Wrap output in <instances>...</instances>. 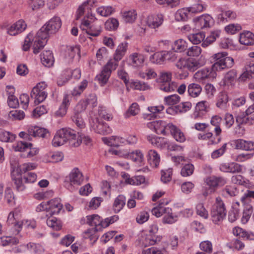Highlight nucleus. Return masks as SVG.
<instances>
[{"label":"nucleus","instance_id":"9d476101","mask_svg":"<svg viewBox=\"0 0 254 254\" xmlns=\"http://www.w3.org/2000/svg\"><path fill=\"white\" fill-rule=\"evenodd\" d=\"M172 73L170 71H161L160 73V89L166 92L175 91L177 88V84L171 81Z\"/></svg>","mask_w":254,"mask_h":254},{"label":"nucleus","instance_id":"864d4df0","mask_svg":"<svg viewBox=\"0 0 254 254\" xmlns=\"http://www.w3.org/2000/svg\"><path fill=\"white\" fill-rule=\"evenodd\" d=\"M163 51L156 52L150 57V61L154 64H162L164 63Z\"/></svg>","mask_w":254,"mask_h":254},{"label":"nucleus","instance_id":"6ab92c4d","mask_svg":"<svg viewBox=\"0 0 254 254\" xmlns=\"http://www.w3.org/2000/svg\"><path fill=\"white\" fill-rule=\"evenodd\" d=\"M209 103L206 101L198 102L195 107V111L192 115V118L196 120L201 118L207 111Z\"/></svg>","mask_w":254,"mask_h":254},{"label":"nucleus","instance_id":"b1692460","mask_svg":"<svg viewBox=\"0 0 254 254\" xmlns=\"http://www.w3.org/2000/svg\"><path fill=\"white\" fill-rule=\"evenodd\" d=\"M97 1L96 0H87L80 5L76 12L77 20L79 19L84 12L85 8L91 10L92 8L96 6Z\"/></svg>","mask_w":254,"mask_h":254},{"label":"nucleus","instance_id":"de8ad7c7","mask_svg":"<svg viewBox=\"0 0 254 254\" xmlns=\"http://www.w3.org/2000/svg\"><path fill=\"white\" fill-rule=\"evenodd\" d=\"M164 107L162 106L158 107H149L148 110L150 113L144 114V118L147 120H151L152 118H155L156 117V114L162 111Z\"/></svg>","mask_w":254,"mask_h":254},{"label":"nucleus","instance_id":"2eb2a0df","mask_svg":"<svg viewBox=\"0 0 254 254\" xmlns=\"http://www.w3.org/2000/svg\"><path fill=\"white\" fill-rule=\"evenodd\" d=\"M216 72L212 67L204 68L197 71L194 75V77L197 80H204L205 79L211 80L216 78Z\"/></svg>","mask_w":254,"mask_h":254},{"label":"nucleus","instance_id":"4468645a","mask_svg":"<svg viewBox=\"0 0 254 254\" xmlns=\"http://www.w3.org/2000/svg\"><path fill=\"white\" fill-rule=\"evenodd\" d=\"M80 27L88 35L94 37L99 36L101 32L102 29L100 25L95 23L91 24L88 19L84 20L82 22Z\"/></svg>","mask_w":254,"mask_h":254},{"label":"nucleus","instance_id":"393cba45","mask_svg":"<svg viewBox=\"0 0 254 254\" xmlns=\"http://www.w3.org/2000/svg\"><path fill=\"white\" fill-rule=\"evenodd\" d=\"M206 5L202 0H191V5L188 7L190 12L197 13L206 9Z\"/></svg>","mask_w":254,"mask_h":254},{"label":"nucleus","instance_id":"39448f33","mask_svg":"<svg viewBox=\"0 0 254 254\" xmlns=\"http://www.w3.org/2000/svg\"><path fill=\"white\" fill-rule=\"evenodd\" d=\"M76 137V132L74 130L70 128H63L57 132L52 140V144L55 147H58L68 141L70 146L76 147L81 143V139Z\"/></svg>","mask_w":254,"mask_h":254},{"label":"nucleus","instance_id":"4d7b16f0","mask_svg":"<svg viewBox=\"0 0 254 254\" xmlns=\"http://www.w3.org/2000/svg\"><path fill=\"white\" fill-rule=\"evenodd\" d=\"M17 238L10 237H2L0 238V245L2 246L14 245L18 243Z\"/></svg>","mask_w":254,"mask_h":254},{"label":"nucleus","instance_id":"f704fd0d","mask_svg":"<svg viewBox=\"0 0 254 254\" xmlns=\"http://www.w3.org/2000/svg\"><path fill=\"white\" fill-rule=\"evenodd\" d=\"M128 174H125L124 178L126 182L131 185H140L145 182V178L143 176H136L132 178L128 177Z\"/></svg>","mask_w":254,"mask_h":254},{"label":"nucleus","instance_id":"3c124183","mask_svg":"<svg viewBox=\"0 0 254 254\" xmlns=\"http://www.w3.org/2000/svg\"><path fill=\"white\" fill-rule=\"evenodd\" d=\"M244 204L245 205V206L242 218V221L243 223H246L249 220L251 215L253 212V206L251 204H246L245 203Z\"/></svg>","mask_w":254,"mask_h":254},{"label":"nucleus","instance_id":"603ef678","mask_svg":"<svg viewBox=\"0 0 254 254\" xmlns=\"http://www.w3.org/2000/svg\"><path fill=\"white\" fill-rule=\"evenodd\" d=\"M128 157L134 162L137 163H142L144 160L143 153L138 150L133 151L128 154Z\"/></svg>","mask_w":254,"mask_h":254},{"label":"nucleus","instance_id":"a878e982","mask_svg":"<svg viewBox=\"0 0 254 254\" xmlns=\"http://www.w3.org/2000/svg\"><path fill=\"white\" fill-rule=\"evenodd\" d=\"M163 16L161 14L151 15L148 17L147 24L149 27L156 28L159 27L163 22Z\"/></svg>","mask_w":254,"mask_h":254},{"label":"nucleus","instance_id":"5fc2aeb1","mask_svg":"<svg viewBox=\"0 0 254 254\" xmlns=\"http://www.w3.org/2000/svg\"><path fill=\"white\" fill-rule=\"evenodd\" d=\"M131 64L134 66H140L144 62L143 56L138 53H134L129 57Z\"/></svg>","mask_w":254,"mask_h":254},{"label":"nucleus","instance_id":"f3484780","mask_svg":"<svg viewBox=\"0 0 254 254\" xmlns=\"http://www.w3.org/2000/svg\"><path fill=\"white\" fill-rule=\"evenodd\" d=\"M27 25L23 20H19L7 28V33L11 36H15L25 30Z\"/></svg>","mask_w":254,"mask_h":254},{"label":"nucleus","instance_id":"dca6fc26","mask_svg":"<svg viewBox=\"0 0 254 254\" xmlns=\"http://www.w3.org/2000/svg\"><path fill=\"white\" fill-rule=\"evenodd\" d=\"M195 28L198 29L210 27L213 23L212 17L209 14L202 15L194 20Z\"/></svg>","mask_w":254,"mask_h":254},{"label":"nucleus","instance_id":"aec40b11","mask_svg":"<svg viewBox=\"0 0 254 254\" xmlns=\"http://www.w3.org/2000/svg\"><path fill=\"white\" fill-rule=\"evenodd\" d=\"M220 170L226 173H239L242 171V166L236 162L225 163L220 165Z\"/></svg>","mask_w":254,"mask_h":254},{"label":"nucleus","instance_id":"f257e3e1","mask_svg":"<svg viewBox=\"0 0 254 254\" xmlns=\"http://www.w3.org/2000/svg\"><path fill=\"white\" fill-rule=\"evenodd\" d=\"M62 21L58 16H54L37 32L33 41V53L38 54L47 44L49 35L57 32L61 28Z\"/></svg>","mask_w":254,"mask_h":254},{"label":"nucleus","instance_id":"c9c22d12","mask_svg":"<svg viewBox=\"0 0 254 254\" xmlns=\"http://www.w3.org/2000/svg\"><path fill=\"white\" fill-rule=\"evenodd\" d=\"M220 32L218 30L211 31L209 36L202 43L201 46L206 48L211 45L219 37Z\"/></svg>","mask_w":254,"mask_h":254},{"label":"nucleus","instance_id":"49530a36","mask_svg":"<svg viewBox=\"0 0 254 254\" xmlns=\"http://www.w3.org/2000/svg\"><path fill=\"white\" fill-rule=\"evenodd\" d=\"M190 42L195 45L198 44L204 40L205 35L203 33L198 32L194 34H191L188 36Z\"/></svg>","mask_w":254,"mask_h":254},{"label":"nucleus","instance_id":"cd10ccee","mask_svg":"<svg viewBox=\"0 0 254 254\" xmlns=\"http://www.w3.org/2000/svg\"><path fill=\"white\" fill-rule=\"evenodd\" d=\"M239 42L245 45L254 44V34L249 31H246L240 34Z\"/></svg>","mask_w":254,"mask_h":254},{"label":"nucleus","instance_id":"a18cd8bd","mask_svg":"<svg viewBox=\"0 0 254 254\" xmlns=\"http://www.w3.org/2000/svg\"><path fill=\"white\" fill-rule=\"evenodd\" d=\"M222 13L218 15V18L220 21L224 22L225 20H233L236 19L237 14L236 12L230 10L224 11L222 10Z\"/></svg>","mask_w":254,"mask_h":254},{"label":"nucleus","instance_id":"6e6552de","mask_svg":"<svg viewBox=\"0 0 254 254\" xmlns=\"http://www.w3.org/2000/svg\"><path fill=\"white\" fill-rule=\"evenodd\" d=\"M226 213L224 203L220 198H216V202L212 206L210 212L212 222L215 224H220L225 218Z\"/></svg>","mask_w":254,"mask_h":254},{"label":"nucleus","instance_id":"09e8293b","mask_svg":"<svg viewBox=\"0 0 254 254\" xmlns=\"http://www.w3.org/2000/svg\"><path fill=\"white\" fill-rule=\"evenodd\" d=\"M137 13L134 9L125 11L123 14L124 20L126 23H132L136 18Z\"/></svg>","mask_w":254,"mask_h":254},{"label":"nucleus","instance_id":"4c0bfd02","mask_svg":"<svg viewBox=\"0 0 254 254\" xmlns=\"http://www.w3.org/2000/svg\"><path fill=\"white\" fill-rule=\"evenodd\" d=\"M126 204V198L123 195H119L115 199L113 208L115 213L119 212L124 207Z\"/></svg>","mask_w":254,"mask_h":254},{"label":"nucleus","instance_id":"4be33fe9","mask_svg":"<svg viewBox=\"0 0 254 254\" xmlns=\"http://www.w3.org/2000/svg\"><path fill=\"white\" fill-rule=\"evenodd\" d=\"M27 132H28L29 136L35 137L45 138L49 133L48 131L46 129L37 126L29 127Z\"/></svg>","mask_w":254,"mask_h":254},{"label":"nucleus","instance_id":"f03ea898","mask_svg":"<svg viewBox=\"0 0 254 254\" xmlns=\"http://www.w3.org/2000/svg\"><path fill=\"white\" fill-rule=\"evenodd\" d=\"M87 223L91 226H94L88 229L85 232L84 238L89 239L92 244L96 242L99 238L97 232L101 231L103 228L108 227L110 224L117 221L119 218L118 215H114L111 217L103 219L100 216L97 214H93L86 216Z\"/></svg>","mask_w":254,"mask_h":254},{"label":"nucleus","instance_id":"1a4fd4ad","mask_svg":"<svg viewBox=\"0 0 254 254\" xmlns=\"http://www.w3.org/2000/svg\"><path fill=\"white\" fill-rule=\"evenodd\" d=\"M204 64V62H201L193 58H189L180 59L176 63V65L178 69L184 72L185 76H187L188 74V70L193 72Z\"/></svg>","mask_w":254,"mask_h":254},{"label":"nucleus","instance_id":"680f3d73","mask_svg":"<svg viewBox=\"0 0 254 254\" xmlns=\"http://www.w3.org/2000/svg\"><path fill=\"white\" fill-rule=\"evenodd\" d=\"M194 166L192 164H187L182 168L181 174L183 177H188L192 174Z\"/></svg>","mask_w":254,"mask_h":254},{"label":"nucleus","instance_id":"473e14b6","mask_svg":"<svg viewBox=\"0 0 254 254\" xmlns=\"http://www.w3.org/2000/svg\"><path fill=\"white\" fill-rule=\"evenodd\" d=\"M229 98L226 92H220L218 96L216 106L222 109L226 110L228 107Z\"/></svg>","mask_w":254,"mask_h":254},{"label":"nucleus","instance_id":"9b49d317","mask_svg":"<svg viewBox=\"0 0 254 254\" xmlns=\"http://www.w3.org/2000/svg\"><path fill=\"white\" fill-rule=\"evenodd\" d=\"M47 86V85L45 82H41L33 87L30 96L34 99L35 104H38L45 100L47 96V93L45 90Z\"/></svg>","mask_w":254,"mask_h":254},{"label":"nucleus","instance_id":"58836bf2","mask_svg":"<svg viewBox=\"0 0 254 254\" xmlns=\"http://www.w3.org/2000/svg\"><path fill=\"white\" fill-rule=\"evenodd\" d=\"M46 223L48 227L56 231L60 230L62 227L61 220L55 217L51 216L48 218Z\"/></svg>","mask_w":254,"mask_h":254},{"label":"nucleus","instance_id":"c85d7f7f","mask_svg":"<svg viewBox=\"0 0 254 254\" xmlns=\"http://www.w3.org/2000/svg\"><path fill=\"white\" fill-rule=\"evenodd\" d=\"M41 60L42 64L45 66L49 67L52 65L54 62L52 52L50 51H45L41 55Z\"/></svg>","mask_w":254,"mask_h":254},{"label":"nucleus","instance_id":"a19ab883","mask_svg":"<svg viewBox=\"0 0 254 254\" xmlns=\"http://www.w3.org/2000/svg\"><path fill=\"white\" fill-rule=\"evenodd\" d=\"M188 43L182 39H178L175 41L172 46V49L176 52H182L188 48Z\"/></svg>","mask_w":254,"mask_h":254},{"label":"nucleus","instance_id":"20e7f679","mask_svg":"<svg viewBox=\"0 0 254 254\" xmlns=\"http://www.w3.org/2000/svg\"><path fill=\"white\" fill-rule=\"evenodd\" d=\"M147 127L157 134L167 135L170 132L178 142H183L186 140L184 133L172 123L167 124L163 121L156 120L148 123Z\"/></svg>","mask_w":254,"mask_h":254},{"label":"nucleus","instance_id":"a211bd4d","mask_svg":"<svg viewBox=\"0 0 254 254\" xmlns=\"http://www.w3.org/2000/svg\"><path fill=\"white\" fill-rule=\"evenodd\" d=\"M48 212L52 215L60 213L63 209V205L59 198H55L48 201Z\"/></svg>","mask_w":254,"mask_h":254},{"label":"nucleus","instance_id":"412c9836","mask_svg":"<svg viewBox=\"0 0 254 254\" xmlns=\"http://www.w3.org/2000/svg\"><path fill=\"white\" fill-rule=\"evenodd\" d=\"M168 203V201L167 200H160L157 206L152 209L151 212L152 214L157 217H159L165 213V212L169 213V211H171L172 209L171 208L165 207V205Z\"/></svg>","mask_w":254,"mask_h":254},{"label":"nucleus","instance_id":"338daca9","mask_svg":"<svg viewBox=\"0 0 254 254\" xmlns=\"http://www.w3.org/2000/svg\"><path fill=\"white\" fill-rule=\"evenodd\" d=\"M196 211L197 215L204 218L207 219L208 217V211L204 208L202 203H198L196 206Z\"/></svg>","mask_w":254,"mask_h":254},{"label":"nucleus","instance_id":"774afa93","mask_svg":"<svg viewBox=\"0 0 254 254\" xmlns=\"http://www.w3.org/2000/svg\"><path fill=\"white\" fill-rule=\"evenodd\" d=\"M27 249L36 254H40L43 252V248L39 244L29 243L27 245Z\"/></svg>","mask_w":254,"mask_h":254},{"label":"nucleus","instance_id":"052dcab7","mask_svg":"<svg viewBox=\"0 0 254 254\" xmlns=\"http://www.w3.org/2000/svg\"><path fill=\"white\" fill-rule=\"evenodd\" d=\"M72 120L78 128L82 129L85 127V124L80 114H74Z\"/></svg>","mask_w":254,"mask_h":254},{"label":"nucleus","instance_id":"69168bd1","mask_svg":"<svg viewBox=\"0 0 254 254\" xmlns=\"http://www.w3.org/2000/svg\"><path fill=\"white\" fill-rule=\"evenodd\" d=\"M238 190L235 186H227L223 190V195L228 196H233L237 195Z\"/></svg>","mask_w":254,"mask_h":254},{"label":"nucleus","instance_id":"0e129e2a","mask_svg":"<svg viewBox=\"0 0 254 254\" xmlns=\"http://www.w3.org/2000/svg\"><path fill=\"white\" fill-rule=\"evenodd\" d=\"M180 100V96L177 94H173L170 96L165 97L164 101L168 105H174L179 102Z\"/></svg>","mask_w":254,"mask_h":254},{"label":"nucleus","instance_id":"ea45409f","mask_svg":"<svg viewBox=\"0 0 254 254\" xmlns=\"http://www.w3.org/2000/svg\"><path fill=\"white\" fill-rule=\"evenodd\" d=\"M147 140L152 144L155 145L159 147L162 148L166 146V142L164 138L158 137L153 135H149L147 136Z\"/></svg>","mask_w":254,"mask_h":254},{"label":"nucleus","instance_id":"e2e57ef3","mask_svg":"<svg viewBox=\"0 0 254 254\" xmlns=\"http://www.w3.org/2000/svg\"><path fill=\"white\" fill-rule=\"evenodd\" d=\"M201 53V49L199 46H193L188 48L187 54L190 57H198Z\"/></svg>","mask_w":254,"mask_h":254},{"label":"nucleus","instance_id":"c03bdc74","mask_svg":"<svg viewBox=\"0 0 254 254\" xmlns=\"http://www.w3.org/2000/svg\"><path fill=\"white\" fill-rule=\"evenodd\" d=\"M162 239L160 235H147L144 240L145 247L154 245L159 243Z\"/></svg>","mask_w":254,"mask_h":254},{"label":"nucleus","instance_id":"8fccbe9b","mask_svg":"<svg viewBox=\"0 0 254 254\" xmlns=\"http://www.w3.org/2000/svg\"><path fill=\"white\" fill-rule=\"evenodd\" d=\"M15 135L5 130H0V141L11 142L15 140Z\"/></svg>","mask_w":254,"mask_h":254},{"label":"nucleus","instance_id":"6e6d98bb","mask_svg":"<svg viewBox=\"0 0 254 254\" xmlns=\"http://www.w3.org/2000/svg\"><path fill=\"white\" fill-rule=\"evenodd\" d=\"M70 77L71 70L70 69H67L64 71L61 76L58 79V85L60 86L64 85L70 79Z\"/></svg>","mask_w":254,"mask_h":254},{"label":"nucleus","instance_id":"bf43d9fd","mask_svg":"<svg viewBox=\"0 0 254 254\" xmlns=\"http://www.w3.org/2000/svg\"><path fill=\"white\" fill-rule=\"evenodd\" d=\"M27 2L29 7L32 10L39 9L44 5V1L43 0H27Z\"/></svg>","mask_w":254,"mask_h":254},{"label":"nucleus","instance_id":"f8f14e48","mask_svg":"<svg viewBox=\"0 0 254 254\" xmlns=\"http://www.w3.org/2000/svg\"><path fill=\"white\" fill-rule=\"evenodd\" d=\"M83 180V176L81 171L77 168H74L69 175V184L68 189L73 191L74 188L81 185Z\"/></svg>","mask_w":254,"mask_h":254},{"label":"nucleus","instance_id":"ddd939ff","mask_svg":"<svg viewBox=\"0 0 254 254\" xmlns=\"http://www.w3.org/2000/svg\"><path fill=\"white\" fill-rule=\"evenodd\" d=\"M90 123L91 129L97 133L106 134L111 131L107 124L100 121L98 118L92 119Z\"/></svg>","mask_w":254,"mask_h":254},{"label":"nucleus","instance_id":"7c9ffc66","mask_svg":"<svg viewBox=\"0 0 254 254\" xmlns=\"http://www.w3.org/2000/svg\"><path fill=\"white\" fill-rule=\"evenodd\" d=\"M147 158L149 163L153 167H157L160 161V156L157 152L153 150L148 151Z\"/></svg>","mask_w":254,"mask_h":254},{"label":"nucleus","instance_id":"13d9d810","mask_svg":"<svg viewBox=\"0 0 254 254\" xmlns=\"http://www.w3.org/2000/svg\"><path fill=\"white\" fill-rule=\"evenodd\" d=\"M97 12L101 16L107 17L110 15L114 11V9L110 6H103L97 8Z\"/></svg>","mask_w":254,"mask_h":254},{"label":"nucleus","instance_id":"7ed1b4c3","mask_svg":"<svg viewBox=\"0 0 254 254\" xmlns=\"http://www.w3.org/2000/svg\"><path fill=\"white\" fill-rule=\"evenodd\" d=\"M127 47V42L120 44L116 51L114 58L108 62L103 67L101 73L96 76L97 79L102 86L107 83L112 71L116 70L118 67V62L125 55Z\"/></svg>","mask_w":254,"mask_h":254},{"label":"nucleus","instance_id":"5701e85b","mask_svg":"<svg viewBox=\"0 0 254 254\" xmlns=\"http://www.w3.org/2000/svg\"><path fill=\"white\" fill-rule=\"evenodd\" d=\"M235 147L237 149L246 151H254V142L238 139L234 141Z\"/></svg>","mask_w":254,"mask_h":254},{"label":"nucleus","instance_id":"72a5a7b5","mask_svg":"<svg viewBox=\"0 0 254 254\" xmlns=\"http://www.w3.org/2000/svg\"><path fill=\"white\" fill-rule=\"evenodd\" d=\"M237 79V71L236 69H232L225 73L223 80L226 85H233Z\"/></svg>","mask_w":254,"mask_h":254},{"label":"nucleus","instance_id":"37998d69","mask_svg":"<svg viewBox=\"0 0 254 254\" xmlns=\"http://www.w3.org/2000/svg\"><path fill=\"white\" fill-rule=\"evenodd\" d=\"M202 91L200 85L197 83H191L188 86V92L192 97H197Z\"/></svg>","mask_w":254,"mask_h":254},{"label":"nucleus","instance_id":"423d86ee","mask_svg":"<svg viewBox=\"0 0 254 254\" xmlns=\"http://www.w3.org/2000/svg\"><path fill=\"white\" fill-rule=\"evenodd\" d=\"M11 168V175L12 181L14 182L15 188L18 191H22L25 187L22 182V174L36 168L34 163L23 164L19 165L15 161H10Z\"/></svg>","mask_w":254,"mask_h":254},{"label":"nucleus","instance_id":"0eeeda50","mask_svg":"<svg viewBox=\"0 0 254 254\" xmlns=\"http://www.w3.org/2000/svg\"><path fill=\"white\" fill-rule=\"evenodd\" d=\"M213 64L211 67L214 70L221 71L232 67L234 65L233 58L228 56L227 52H218L213 55L211 57Z\"/></svg>","mask_w":254,"mask_h":254},{"label":"nucleus","instance_id":"c756f323","mask_svg":"<svg viewBox=\"0 0 254 254\" xmlns=\"http://www.w3.org/2000/svg\"><path fill=\"white\" fill-rule=\"evenodd\" d=\"M191 108V103L190 102H183L181 104L175 106L173 108L167 109V113L171 114L170 111H174L175 113H185L189 111Z\"/></svg>","mask_w":254,"mask_h":254},{"label":"nucleus","instance_id":"bb28decb","mask_svg":"<svg viewBox=\"0 0 254 254\" xmlns=\"http://www.w3.org/2000/svg\"><path fill=\"white\" fill-rule=\"evenodd\" d=\"M8 95L7 103L10 108H16L19 105V102L17 98L13 95L14 88L13 86L8 85L6 86Z\"/></svg>","mask_w":254,"mask_h":254},{"label":"nucleus","instance_id":"2f4dec72","mask_svg":"<svg viewBox=\"0 0 254 254\" xmlns=\"http://www.w3.org/2000/svg\"><path fill=\"white\" fill-rule=\"evenodd\" d=\"M254 77V60L251 62L246 67V72L242 74L238 78L240 81H244L247 78H253Z\"/></svg>","mask_w":254,"mask_h":254},{"label":"nucleus","instance_id":"e433bc0d","mask_svg":"<svg viewBox=\"0 0 254 254\" xmlns=\"http://www.w3.org/2000/svg\"><path fill=\"white\" fill-rule=\"evenodd\" d=\"M222 121V118L218 115L213 116L210 120L211 125L215 127L214 132L216 136H219L221 134L222 129L220 127V124Z\"/></svg>","mask_w":254,"mask_h":254},{"label":"nucleus","instance_id":"79ce46f5","mask_svg":"<svg viewBox=\"0 0 254 254\" xmlns=\"http://www.w3.org/2000/svg\"><path fill=\"white\" fill-rule=\"evenodd\" d=\"M190 13L188 7L179 9L176 12L175 18L177 21H186L189 19Z\"/></svg>","mask_w":254,"mask_h":254}]
</instances>
